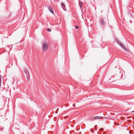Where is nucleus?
I'll list each match as a JSON object with an SVG mask.
<instances>
[{
  "label": "nucleus",
  "mask_w": 134,
  "mask_h": 134,
  "mask_svg": "<svg viewBox=\"0 0 134 134\" xmlns=\"http://www.w3.org/2000/svg\"><path fill=\"white\" fill-rule=\"evenodd\" d=\"M25 72H26V74H27V72H26V71H25Z\"/></svg>",
  "instance_id": "2eb2a0df"
},
{
  "label": "nucleus",
  "mask_w": 134,
  "mask_h": 134,
  "mask_svg": "<svg viewBox=\"0 0 134 134\" xmlns=\"http://www.w3.org/2000/svg\"><path fill=\"white\" fill-rule=\"evenodd\" d=\"M79 5L81 9H82V2L81 1H80L79 2Z\"/></svg>",
  "instance_id": "0eeeda50"
},
{
  "label": "nucleus",
  "mask_w": 134,
  "mask_h": 134,
  "mask_svg": "<svg viewBox=\"0 0 134 134\" xmlns=\"http://www.w3.org/2000/svg\"><path fill=\"white\" fill-rule=\"evenodd\" d=\"M119 45L125 51H127V49L125 48V47L123 45L120 43H119Z\"/></svg>",
  "instance_id": "f03ea898"
},
{
  "label": "nucleus",
  "mask_w": 134,
  "mask_h": 134,
  "mask_svg": "<svg viewBox=\"0 0 134 134\" xmlns=\"http://www.w3.org/2000/svg\"><path fill=\"white\" fill-rule=\"evenodd\" d=\"M100 130H103V128L101 129H100Z\"/></svg>",
  "instance_id": "ddd939ff"
},
{
  "label": "nucleus",
  "mask_w": 134,
  "mask_h": 134,
  "mask_svg": "<svg viewBox=\"0 0 134 134\" xmlns=\"http://www.w3.org/2000/svg\"><path fill=\"white\" fill-rule=\"evenodd\" d=\"M132 113H133V112H134V111H132Z\"/></svg>",
  "instance_id": "4468645a"
},
{
  "label": "nucleus",
  "mask_w": 134,
  "mask_h": 134,
  "mask_svg": "<svg viewBox=\"0 0 134 134\" xmlns=\"http://www.w3.org/2000/svg\"><path fill=\"white\" fill-rule=\"evenodd\" d=\"M48 9L52 13H53V10H52V8L51 7H48Z\"/></svg>",
  "instance_id": "39448f33"
},
{
  "label": "nucleus",
  "mask_w": 134,
  "mask_h": 134,
  "mask_svg": "<svg viewBox=\"0 0 134 134\" xmlns=\"http://www.w3.org/2000/svg\"><path fill=\"white\" fill-rule=\"evenodd\" d=\"M61 6L64 10L65 11L66 10V9L65 8V5L63 3H62Z\"/></svg>",
  "instance_id": "20e7f679"
},
{
  "label": "nucleus",
  "mask_w": 134,
  "mask_h": 134,
  "mask_svg": "<svg viewBox=\"0 0 134 134\" xmlns=\"http://www.w3.org/2000/svg\"><path fill=\"white\" fill-rule=\"evenodd\" d=\"M101 24L103 25H104L105 24V23L103 21V20L102 19L101 20Z\"/></svg>",
  "instance_id": "423d86ee"
},
{
  "label": "nucleus",
  "mask_w": 134,
  "mask_h": 134,
  "mask_svg": "<svg viewBox=\"0 0 134 134\" xmlns=\"http://www.w3.org/2000/svg\"><path fill=\"white\" fill-rule=\"evenodd\" d=\"M48 44L46 42H44L42 45V50L43 51H46L48 48Z\"/></svg>",
  "instance_id": "f257e3e1"
},
{
  "label": "nucleus",
  "mask_w": 134,
  "mask_h": 134,
  "mask_svg": "<svg viewBox=\"0 0 134 134\" xmlns=\"http://www.w3.org/2000/svg\"><path fill=\"white\" fill-rule=\"evenodd\" d=\"M47 30L49 32H51V30L49 28H47Z\"/></svg>",
  "instance_id": "6e6552de"
},
{
  "label": "nucleus",
  "mask_w": 134,
  "mask_h": 134,
  "mask_svg": "<svg viewBox=\"0 0 134 134\" xmlns=\"http://www.w3.org/2000/svg\"><path fill=\"white\" fill-rule=\"evenodd\" d=\"M103 118L98 116H96L94 117V119H100Z\"/></svg>",
  "instance_id": "7ed1b4c3"
},
{
  "label": "nucleus",
  "mask_w": 134,
  "mask_h": 134,
  "mask_svg": "<svg viewBox=\"0 0 134 134\" xmlns=\"http://www.w3.org/2000/svg\"><path fill=\"white\" fill-rule=\"evenodd\" d=\"M73 106L74 107H75V104H74L73 105Z\"/></svg>",
  "instance_id": "f8f14e48"
},
{
  "label": "nucleus",
  "mask_w": 134,
  "mask_h": 134,
  "mask_svg": "<svg viewBox=\"0 0 134 134\" xmlns=\"http://www.w3.org/2000/svg\"><path fill=\"white\" fill-rule=\"evenodd\" d=\"M97 125H95V126H94V127L95 129L96 130H97V129H96V127H97Z\"/></svg>",
  "instance_id": "1a4fd4ad"
},
{
  "label": "nucleus",
  "mask_w": 134,
  "mask_h": 134,
  "mask_svg": "<svg viewBox=\"0 0 134 134\" xmlns=\"http://www.w3.org/2000/svg\"><path fill=\"white\" fill-rule=\"evenodd\" d=\"M58 108L57 109V110L55 111V113H57V111L58 110Z\"/></svg>",
  "instance_id": "9d476101"
},
{
  "label": "nucleus",
  "mask_w": 134,
  "mask_h": 134,
  "mask_svg": "<svg viewBox=\"0 0 134 134\" xmlns=\"http://www.w3.org/2000/svg\"><path fill=\"white\" fill-rule=\"evenodd\" d=\"M79 28V27L78 26H76V29H78Z\"/></svg>",
  "instance_id": "9b49d317"
}]
</instances>
